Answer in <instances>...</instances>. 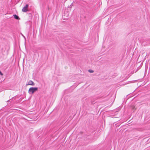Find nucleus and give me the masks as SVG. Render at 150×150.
<instances>
[{
	"instance_id": "1",
	"label": "nucleus",
	"mask_w": 150,
	"mask_h": 150,
	"mask_svg": "<svg viewBox=\"0 0 150 150\" xmlns=\"http://www.w3.org/2000/svg\"><path fill=\"white\" fill-rule=\"evenodd\" d=\"M79 8L80 10L84 12H87L86 7L88 6V3L83 0H80L78 2Z\"/></svg>"
},
{
	"instance_id": "4",
	"label": "nucleus",
	"mask_w": 150,
	"mask_h": 150,
	"mask_svg": "<svg viewBox=\"0 0 150 150\" xmlns=\"http://www.w3.org/2000/svg\"><path fill=\"white\" fill-rule=\"evenodd\" d=\"M26 85H31L32 86H34L35 83L32 81L30 80L29 81L28 84H26Z\"/></svg>"
},
{
	"instance_id": "6",
	"label": "nucleus",
	"mask_w": 150,
	"mask_h": 150,
	"mask_svg": "<svg viewBox=\"0 0 150 150\" xmlns=\"http://www.w3.org/2000/svg\"><path fill=\"white\" fill-rule=\"evenodd\" d=\"M88 71L89 72L91 73H93L94 72V71L91 69L88 70Z\"/></svg>"
},
{
	"instance_id": "3",
	"label": "nucleus",
	"mask_w": 150,
	"mask_h": 150,
	"mask_svg": "<svg viewBox=\"0 0 150 150\" xmlns=\"http://www.w3.org/2000/svg\"><path fill=\"white\" fill-rule=\"evenodd\" d=\"M29 5L27 4L22 9V11L24 12H25L28 11V7Z\"/></svg>"
},
{
	"instance_id": "8",
	"label": "nucleus",
	"mask_w": 150,
	"mask_h": 150,
	"mask_svg": "<svg viewBox=\"0 0 150 150\" xmlns=\"http://www.w3.org/2000/svg\"><path fill=\"white\" fill-rule=\"evenodd\" d=\"M7 102H8V103L9 102V103H11V102L10 101V100H8V101H7Z\"/></svg>"
},
{
	"instance_id": "2",
	"label": "nucleus",
	"mask_w": 150,
	"mask_h": 150,
	"mask_svg": "<svg viewBox=\"0 0 150 150\" xmlns=\"http://www.w3.org/2000/svg\"><path fill=\"white\" fill-rule=\"evenodd\" d=\"M38 88L37 87H31L28 90V93L30 94H33L36 91H38Z\"/></svg>"
},
{
	"instance_id": "7",
	"label": "nucleus",
	"mask_w": 150,
	"mask_h": 150,
	"mask_svg": "<svg viewBox=\"0 0 150 150\" xmlns=\"http://www.w3.org/2000/svg\"><path fill=\"white\" fill-rule=\"evenodd\" d=\"M0 75H1V76H2L3 74L1 72V71H0Z\"/></svg>"
},
{
	"instance_id": "5",
	"label": "nucleus",
	"mask_w": 150,
	"mask_h": 150,
	"mask_svg": "<svg viewBox=\"0 0 150 150\" xmlns=\"http://www.w3.org/2000/svg\"><path fill=\"white\" fill-rule=\"evenodd\" d=\"M13 16L14 18L16 20H19L20 19V18H19V16L16 14L13 15Z\"/></svg>"
}]
</instances>
